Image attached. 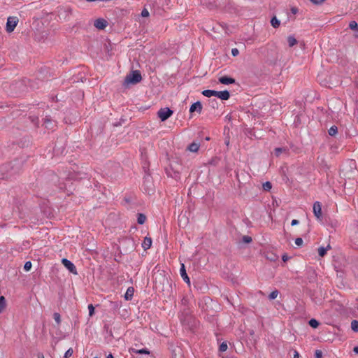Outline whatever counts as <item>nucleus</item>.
Instances as JSON below:
<instances>
[{"label": "nucleus", "instance_id": "12", "mask_svg": "<svg viewBox=\"0 0 358 358\" xmlns=\"http://www.w3.org/2000/svg\"><path fill=\"white\" fill-rule=\"evenodd\" d=\"M134 293V289L132 287H129L127 288V292L124 294V298L126 300H131Z\"/></svg>", "mask_w": 358, "mask_h": 358}, {"label": "nucleus", "instance_id": "39", "mask_svg": "<svg viewBox=\"0 0 358 358\" xmlns=\"http://www.w3.org/2000/svg\"><path fill=\"white\" fill-rule=\"evenodd\" d=\"M238 54H239V50L237 48H233L231 50V55L234 57H236V56L238 55Z\"/></svg>", "mask_w": 358, "mask_h": 358}, {"label": "nucleus", "instance_id": "30", "mask_svg": "<svg viewBox=\"0 0 358 358\" xmlns=\"http://www.w3.org/2000/svg\"><path fill=\"white\" fill-rule=\"evenodd\" d=\"M54 320L57 322V324H59L61 322V317L58 313H55L53 315Z\"/></svg>", "mask_w": 358, "mask_h": 358}, {"label": "nucleus", "instance_id": "8", "mask_svg": "<svg viewBox=\"0 0 358 358\" xmlns=\"http://www.w3.org/2000/svg\"><path fill=\"white\" fill-rule=\"evenodd\" d=\"M202 108L203 107L200 101H196L190 106L189 112L194 113L196 111L197 113H201L202 111Z\"/></svg>", "mask_w": 358, "mask_h": 358}, {"label": "nucleus", "instance_id": "31", "mask_svg": "<svg viewBox=\"0 0 358 358\" xmlns=\"http://www.w3.org/2000/svg\"><path fill=\"white\" fill-rule=\"evenodd\" d=\"M271 187H272V185L270 182H266L263 184V188L266 191L270 190L271 189Z\"/></svg>", "mask_w": 358, "mask_h": 358}, {"label": "nucleus", "instance_id": "3", "mask_svg": "<svg viewBox=\"0 0 358 358\" xmlns=\"http://www.w3.org/2000/svg\"><path fill=\"white\" fill-rule=\"evenodd\" d=\"M173 113V110H171L169 108H163L157 112V115L161 121L164 122L170 117Z\"/></svg>", "mask_w": 358, "mask_h": 358}, {"label": "nucleus", "instance_id": "9", "mask_svg": "<svg viewBox=\"0 0 358 358\" xmlns=\"http://www.w3.org/2000/svg\"><path fill=\"white\" fill-rule=\"evenodd\" d=\"M180 275L182 277V278L183 279V280L187 282V284H189L190 283V280H189V278L186 273V270H185V265L183 264H181V267H180Z\"/></svg>", "mask_w": 358, "mask_h": 358}, {"label": "nucleus", "instance_id": "25", "mask_svg": "<svg viewBox=\"0 0 358 358\" xmlns=\"http://www.w3.org/2000/svg\"><path fill=\"white\" fill-rule=\"evenodd\" d=\"M278 294H279V292L277 289H275V290L273 291L272 292H271V294L268 295V299L270 300H273L277 298Z\"/></svg>", "mask_w": 358, "mask_h": 358}, {"label": "nucleus", "instance_id": "35", "mask_svg": "<svg viewBox=\"0 0 358 358\" xmlns=\"http://www.w3.org/2000/svg\"><path fill=\"white\" fill-rule=\"evenodd\" d=\"M89 315L92 316L94 313V307L92 304L88 305Z\"/></svg>", "mask_w": 358, "mask_h": 358}, {"label": "nucleus", "instance_id": "37", "mask_svg": "<svg viewBox=\"0 0 358 358\" xmlns=\"http://www.w3.org/2000/svg\"><path fill=\"white\" fill-rule=\"evenodd\" d=\"M315 358H322V351L317 350L315 352Z\"/></svg>", "mask_w": 358, "mask_h": 358}, {"label": "nucleus", "instance_id": "27", "mask_svg": "<svg viewBox=\"0 0 358 358\" xmlns=\"http://www.w3.org/2000/svg\"><path fill=\"white\" fill-rule=\"evenodd\" d=\"M351 328L352 329L355 331L358 332V321L357 320H352L351 322Z\"/></svg>", "mask_w": 358, "mask_h": 358}, {"label": "nucleus", "instance_id": "41", "mask_svg": "<svg viewBox=\"0 0 358 358\" xmlns=\"http://www.w3.org/2000/svg\"><path fill=\"white\" fill-rule=\"evenodd\" d=\"M314 4H320L324 2L325 0H310Z\"/></svg>", "mask_w": 358, "mask_h": 358}, {"label": "nucleus", "instance_id": "16", "mask_svg": "<svg viewBox=\"0 0 358 358\" xmlns=\"http://www.w3.org/2000/svg\"><path fill=\"white\" fill-rule=\"evenodd\" d=\"M150 177L149 176L144 177V185H146L148 188V193H150V191L152 190V182H150Z\"/></svg>", "mask_w": 358, "mask_h": 358}, {"label": "nucleus", "instance_id": "14", "mask_svg": "<svg viewBox=\"0 0 358 358\" xmlns=\"http://www.w3.org/2000/svg\"><path fill=\"white\" fill-rule=\"evenodd\" d=\"M53 122L50 117H45L43 120V125L47 129H52V128Z\"/></svg>", "mask_w": 358, "mask_h": 358}, {"label": "nucleus", "instance_id": "43", "mask_svg": "<svg viewBox=\"0 0 358 358\" xmlns=\"http://www.w3.org/2000/svg\"><path fill=\"white\" fill-rule=\"evenodd\" d=\"M293 358H299V354L296 350L294 351V357Z\"/></svg>", "mask_w": 358, "mask_h": 358}, {"label": "nucleus", "instance_id": "10", "mask_svg": "<svg viewBox=\"0 0 358 358\" xmlns=\"http://www.w3.org/2000/svg\"><path fill=\"white\" fill-rule=\"evenodd\" d=\"M219 82L224 85H229L235 83V79L227 76H222L219 78Z\"/></svg>", "mask_w": 358, "mask_h": 358}, {"label": "nucleus", "instance_id": "33", "mask_svg": "<svg viewBox=\"0 0 358 358\" xmlns=\"http://www.w3.org/2000/svg\"><path fill=\"white\" fill-rule=\"evenodd\" d=\"M242 240L245 243H250L252 242V238L249 236H243Z\"/></svg>", "mask_w": 358, "mask_h": 358}, {"label": "nucleus", "instance_id": "21", "mask_svg": "<svg viewBox=\"0 0 358 358\" xmlns=\"http://www.w3.org/2000/svg\"><path fill=\"white\" fill-rule=\"evenodd\" d=\"M271 24L274 28H278L280 24V22L275 16H274L271 20Z\"/></svg>", "mask_w": 358, "mask_h": 358}, {"label": "nucleus", "instance_id": "19", "mask_svg": "<svg viewBox=\"0 0 358 358\" xmlns=\"http://www.w3.org/2000/svg\"><path fill=\"white\" fill-rule=\"evenodd\" d=\"M215 94L216 91L211 90H205L202 92V94L206 97H211L213 96H215Z\"/></svg>", "mask_w": 358, "mask_h": 358}, {"label": "nucleus", "instance_id": "13", "mask_svg": "<svg viewBox=\"0 0 358 358\" xmlns=\"http://www.w3.org/2000/svg\"><path fill=\"white\" fill-rule=\"evenodd\" d=\"M331 248V245L329 244L327 247H320L318 248V255L320 257H324L327 252Z\"/></svg>", "mask_w": 358, "mask_h": 358}, {"label": "nucleus", "instance_id": "1", "mask_svg": "<svg viewBox=\"0 0 358 358\" xmlns=\"http://www.w3.org/2000/svg\"><path fill=\"white\" fill-rule=\"evenodd\" d=\"M142 80L141 74L138 71H133L128 74L124 80L126 84H137Z\"/></svg>", "mask_w": 358, "mask_h": 358}, {"label": "nucleus", "instance_id": "20", "mask_svg": "<svg viewBox=\"0 0 358 358\" xmlns=\"http://www.w3.org/2000/svg\"><path fill=\"white\" fill-rule=\"evenodd\" d=\"M146 220V216L143 213H138L137 217V222L139 224H143Z\"/></svg>", "mask_w": 358, "mask_h": 358}, {"label": "nucleus", "instance_id": "36", "mask_svg": "<svg viewBox=\"0 0 358 358\" xmlns=\"http://www.w3.org/2000/svg\"><path fill=\"white\" fill-rule=\"evenodd\" d=\"M295 244L298 246H301L303 244V239L301 238H296L295 239Z\"/></svg>", "mask_w": 358, "mask_h": 358}, {"label": "nucleus", "instance_id": "4", "mask_svg": "<svg viewBox=\"0 0 358 358\" xmlns=\"http://www.w3.org/2000/svg\"><path fill=\"white\" fill-rule=\"evenodd\" d=\"M63 265L72 273L77 274V271L75 265L69 259L63 258L62 259Z\"/></svg>", "mask_w": 358, "mask_h": 358}, {"label": "nucleus", "instance_id": "46", "mask_svg": "<svg viewBox=\"0 0 358 358\" xmlns=\"http://www.w3.org/2000/svg\"><path fill=\"white\" fill-rule=\"evenodd\" d=\"M38 358H45V357H44V355L42 353H39L38 355Z\"/></svg>", "mask_w": 358, "mask_h": 358}, {"label": "nucleus", "instance_id": "48", "mask_svg": "<svg viewBox=\"0 0 358 358\" xmlns=\"http://www.w3.org/2000/svg\"><path fill=\"white\" fill-rule=\"evenodd\" d=\"M94 358H97V357H94Z\"/></svg>", "mask_w": 358, "mask_h": 358}, {"label": "nucleus", "instance_id": "7", "mask_svg": "<svg viewBox=\"0 0 358 358\" xmlns=\"http://www.w3.org/2000/svg\"><path fill=\"white\" fill-rule=\"evenodd\" d=\"M215 96H217L222 100H228L230 97V94L228 90L216 91Z\"/></svg>", "mask_w": 358, "mask_h": 358}, {"label": "nucleus", "instance_id": "22", "mask_svg": "<svg viewBox=\"0 0 358 358\" xmlns=\"http://www.w3.org/2000/svg\"><path fill=\"white\" fill-rule=\"evenodd\" d=\"M349 28L358 32V24L354 20L350 22Z\"/></svg>", "mask_w": 358, "mask_h": 358}, {"label": "nucleus", "instance_id": "45", "mask_svg": "<svg viewBox=\"0 0 358 358\" xmlns=\"http://www.w3.org/2000/svg\"><path fill=\"white\" fill-rule=\"evenodd\" d=\"M353 351L355 353L358 354V346L355 347Z\"/></svg>", "mask_w": 358, "mask_h": 358}, {"label": "nucleus", "instance_id": "18", "mask_svg": "<svg viewBox=\"0 0 358 358\" xmlns=\"http://www.w3.org/2000/svg\"><path fill=\"white\" fill-rule=\"evenodd\" d=\"M287 43H288L289 46L291 48L297 43V40L295 38L294 36H289L287 37Z\"/></svg>", "mask_w": 358, "mask_h": 358}, {"label": "nucleus", "instance_id": "29", "mask_svg": "<svg viewBox=\"0 0 358 358\" xmlns=\"http://www.w3.org/2000/svg\"><path fill=\"white\" fill-rule=\"evenodd\" d=\"M32 264L30 261L25 262L24 265V270L25 271H29L31 268Z\"/></svg>", "mask_w": 358, "mask_h": 358}, {"label": "nucleus", "instance_id": "5", "mask_svg": "<svg viewBox=\"0 0 358 358\" xmlns=\"http://www.w3.org/2000/svg\"><path fill=\"white\" fill-rule=\"evenodd\" d=\"M313 213L317 220H321L322 219V206L320 202L315 201L313 204Z\"/></svg>", "mask_w": 358, "mask_h": 358}, {"label": "nucleus", "instance_id": "34", "mask_svg": "<svg viewBox=\"0 0 358 358\" xmlns=\"http://www.w3.org/2000/svg\"><path fill=\"white\" fill-rule=\"evenodd\" d=\"M73 349L72 348H69V350H67L64 354V358H69L72 355H73Z\"/></svg>", "mask_w": 358, "mask_h": 358}, {"label": "nucleus", "instance_id": "40", "mask_svg": "<svg viewBox=\"0 0 358 358\" xmlns=\"http://www.w3.org/2000/svg\"><path fill=\"white\" fill-rule=\"evenodd\" d=\"M138 354H149V351L147 349H141L137 351Z\"/></svg>", "mask_w": 358, "mask_h": 358}, {"label": "nucleus", "instance_id": "32", "mask_svg": "<svg viewBox=\"0 0 358 358\" xmlns=\"http://www.w3.org/2000/svg\"><path fill=\"white\" fill-rule=\"evenodd\" d=\"M227 350V344L225 342H223L219 348V350L220 352H225Z\"/></svg>", "mask_w": 358, "mask_h": 358}, {"label": "nucleus", "instance_id": "23", "mask_svg": "<svg viewBox=\"0 0 358 358\" xmlns=\"http://www.w3.org/2000/svg\"><path fill=\"white\" fill-rule=\"evenodd\" d=\"M6 307V299L3 296H0V313Z\"/></svg>", "mask_w": 358, "mask_h": 358}, {"label": "nucleus", "instance_id": "47", "mask_svg": "<svg viewBox=\"0 0 358 358\" xmlns=\"http://www.w3.org/2000/svg\"><path fill=\"white\" fill-rule=\"evenodd\" d=\"M106 358H114L112 354H109Z\"/></svg>", "mask_w": 358, "mask_h": 358}, {"label": "nucleus", "instance_id": "24", "mask_svg": "<svg viewBox=\"0 0 358 358\" xmlns=\"http://www.w3.org/2000/svg\"><path fill=\"white\" fill-rule=\"evenodd\" d=\"M308 324L313 328H317L319 326V322L315 319L310 320Z\"/></svg>", "mask_w": 358, "mask_h": 358}, {"label": "nucleus", "instance_id": "28", "mask_svg": "<svg viewBox=\"0 0 358 358\" xmlns=\"http://www.w3.org/2000/svg\"><path fill=\"white\" fill-rule=\"evenodd\" d=\"M215 1L216 0H201L203 4H206L208 6H213L215 4Z\"/></svg>", "mask_w": 358, "mask_h": 358}, {"label": "nucleus", "instance_id": "38", "mask_svg": "<svg viewBox=\"0 0 358 358\" xmlns=\"http://www.w3.org/2000/svg\"><path fill=\"white\" fill-rule=\"evenodd\" d=\"M142 17H148L149 16V12L146 8H144L141 12Z\"/></svg>", "mask_w": 358, "mask_h": 358}, {"label": "nucleus", "instance_id": "11", "mask_svg": "<svg viewBox=\"0 0 358 358\" xmlns=\"http://www.w3.org/2000/svg\"><path fill=\"white\" fill-rule=\"evenodd\" d=\"M152 245V238L150 237H145L143 242L142 243L143 248L146 250L149 249Z\"/></svg>", "mask_w": 358, "mask_h": 358}, {"label": "nucleus", "instance_id": "42", "mask_svg": "<svg viewBox=\"0 0 358 358\" xmlns=\"http://www.w3.org/2000/svg\"><path fill=\"white\" fill-rule=\"evenodd\" d=\"M299 223V220H292V222H291V224H292V226H295V225H297Z\"/></svg>", "mask_w": 358, "mask_h": 358}, {"label": "nucleus", "instance_id": "17", "mask_svg": "<svg viewBox=\"0 0 358 358\" xmlns=\"http://www.w3.org/2000/svg\"><path fill=\"white\" fill-rule=\"evenodd\" d=\"M199 144L198 143H192L189 146H188V150L190 151V152H196L199 150Z\"/></svg>", "mask_w": 358, "mask_h": 358}, {"label": "nucleus", "instance_id": "6", "mask_svg": "<svg viewBox=\"0 0 358 358\" xmlns=\"http://www.w3.org/2000/svg\"><path fill=\"white\" fill-rule=\"evenodd\" d=\"M108 22L106 20L99 18L94 21V25L99 29H103L106 27Z\"/></svg>", "mask_w": 358, "mask_h": 358}, {"label": "nucleus", "instance_id": "44", "mask_svg": "<svg viewBox=\"0 0 358 358\" xmlns=\"http://www.w3.org/2000/svg\"><path fill=\"white\" fill-rule=\"evenodd\" d=\"M287 259H288V257L287 255H283L282 256V260L284 262H286Z\"/></svg>", "mask_w": 358, "mask_h": 358}, {"label": "nucleus", "instance_id": "15", "mask_svg": "<svg viewBox=\"0 0 358 358\" xmlns=\"http://www.w3.org/2000/svg\"><path fill=\"white\" fill-rule=\"evenodd\" d=\"M328 134L331 136H336V135L338 134V127L336 125L331 126L328 129Z\"/></svg>", "mask_w": 358, "mask_h": 358}, {"label": "nucleus", "instance_id": "2", "mask_svg": "<svg viewBox=\"0 0 358 358\" xmlns=\"http://www.w3.org/2000/svg\"><path fill=\"white\" fill-rule=\"evenodd\" d=\"M18 18L15 16L9 17L7 19L6 26V30L7 32L10 33L13 31L15 28L16 27L17 23H18Z\"/></svg>", "mask_w": 358, "mask_h": 358}, {"label": "nucleus", "instance_id": "26", "mask_svg": "<svg viewBox=\"0 0 358 358\" xmlns=\"http://www.w3.org/2000/svg\"><path fill=\"white\" fill-rule=\"evenodd\" d=\"M283 152H286V149L284 148H276L274 150V152H275V155H276V157H279L280 155V154Z\"/></svg>", "mask_w": 358, "mask_h": 358}]
</instances>
